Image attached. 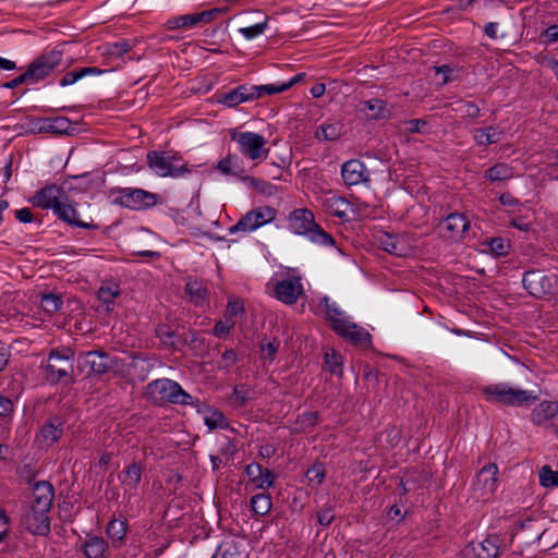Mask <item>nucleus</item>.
I'll list each match as a JSON object with an SVG mask.
<instances>
[{
	"label": "nucleus",
	"mask_w": 558,
	"mask_h": 558,
	"mask_svg": "<svg viewBox=\"0 0 558 558\" xmlns=\"http://www.w3.org/2000/svg\"><path fill=\"white\" fill-rule=\"evenodd\" d=\"M54 499V488L47 481H39L33 486L32 499L23 508L21 523L33 535L50 534V512Z\"/></svg>",
	"instance_id": "1"
},
{
	"label": "nucleus",
	"mask_w": 558,
	"mask_h": 558,
	"mask_svg": "<svg viewBox=\"0 0 558 558\" xmlns=\"http://www.w3.org/2000/svg\"><path fill=\"white\" fill-rule=\"evenodd\" d=\"M480 392L486 402L507 408H529L539 399L534 391L512 387L507 383L483 386Z\"/></svg>",
	"instance_id": "2"
},
{
	"label": "nucleus",
	"mask_w": 558,
	"mask_h": 558,
	"mask_svg": "<svg viewBox=\"0 0 558 558\" xmlns=\"http://www.w3.org/2000/svg\"><path fill=\"white\" fill-rule=\"evenodd\" d=\"M148 168L158 177L179 178L191 173L192 168L181 155L172 150H149L146 154Z\"/></svg>",
	"instance_id": "3"
},
{
	"label": "nucleus",
	"mask_w": 558,
	"mask_h": 558,
	"mask_svg": "<svg viewBox=\"0 0 558 558\" xmlns=\"http://www.w3.org/2000/svg\"><path fill=\"white\" fill-rule=\"evenodd\" d=\"M46 380L50 384L73 383L74 351L69 347L52 349L45 367Z\"/></svg>",
	"instance_id": "4"
},
{
	"label": "nucleus",
	"mask_w": 558,
	"mask_h": 558,
	"mask_svg": "<svg viewBox=\"0 0 558 558\" xmlns=\"http://www.w3.org/2000/svg\"><path fill=\"white\" fill-rule=\"evenodd\" d=\"M146 396L155 403L163 404H194L197 398L191 396L182 389L174 380L169 378H160L153 380L146 386Z\"/></svg>",
	"instance_id": "5"
},
{
	"label": "nucleus",
	"mask_w": 558,
	"mask_h": 558,
	"mask_svg": "<svg viewBox=\"0 0 558 558\" xmlns=\"http://www.w3.org/2000/svg\"><path fill=\"white\" fill-rule=\"evenodd\" d=\"M289 225L294 233L307 235L311 241L323 245H335V239L315 222L314 214L307 208L294 209L289 215Z\"/></svg>",
	"instance_id": "6"
},
{
	"label": "nucleus",
	"mask_w": 558,
	"mask_h": 558,
	"mask_svg": "<svg viewBox=\"0 0 558 558\" xmlns=\"http://www.w3.org/2000/svg\"><path fill=\"white\" fill-rule=\"evenodd\" d=\"M523 288L537 300H547L558 292V269H529L522 276Z\"/></svg>",
	"instance_id": "7"
},
{
	"label": "nucleus",
	"mask_w": 558,
	"mask_h": 558,
	"mask_svg": "<svg viewBox=\"0 0 558 558\" xmlns=\"http://www.w3.org/2000/svg\"><path fill=\"white\" fill-rule=\"evenodd\" d=\"M231 141L235 142L239 146V151L244 157L258 160L262 158H266L269 148H266L267 140L254 132H239L234 129L229 131Z\"/></svg>",
	"instance_id": "8"
},
{
	"label": "nucleus",
	"mask_w": 558,
	"mask_h": 558,
	"mask_svg": "<svg viewBox=\"0 0 558 558\" xmlns=\"http://www.w3.org/2000/svg\"><path fill=\"white\" fill-rule=\"evenodd\" d=\"M530 421L544 432L558 436V399L536 403L530 413Z\"/></svg>",
	"instance_id": "9"
},
{
	"label": "nucleus",
	"mask_w": 558,
	"mask_h": 558,
	"mask_svg": "<svg viewBox=\"0 0 558 558\" xmlns=\"http://www.w3.org/2000/svg\"><path fill=\"white\" fill-rule=\"evenodd\" d=\"M277 210L270 206H259L246 213L235 225L229 228V233L252 232L276 219Z\"/></svg>",
	"instance_id": "10"
},
{
	"label": "nucleus",
	"mask_w": 558,
	"mask_h": 558,
	"mask_svg": "<svg viewBox=\"0 0 558 558\" xmlns=\"http://www.w3.org/2000/svg\"><path fill=\"white\" fill-rule=\"evenodd\" d=\"M116 203L132 210H145L154 207L158 202L155 193L143 189L123 187L118 191Z\"/></svg>",
	"instance_id": "11"
},
{
	"label": "nucleus",
	"mask_w": 558,
	"mask_h": 558,
	"mask_svg": "<svg viewBox=\"0 0 558 558\" xmlns=\"http://www.w3.org/2000/svg\"><path fill=\"white\" fill-rule=\"evenodd\" d=\"M61 62L62 52L58 50H51L35 58L26 69L31 83L35 84L48 77Z\"/></svg>",
	"instance_id": "12"
},
{
	"label": "nucleus",
	"mask_w": 558,
	"mask_h": 558,
	"mask_svg": "<svg viewBox=\"0 0 558 558\" xmlns=\"http://www.w3.org/2000/svg\"><path fill=\"white\" fill-rule=\"evenodd\" d=\"M222 11L220 9H210L197 13L184 14L179 16L170 17L166 22V27L169 31L175 29H192L195 27H202L211 21H214Z\"/></svg>",
	"instance_id": "13"
},
{
	"label": "nucleus",
	"mask_w": 558,
	"mask_h": 558,
	"mask_svg": "<svg viewBox=\"0 0 558 558\" xmlns=\"http://www.w3.org/2000/svg\"><path fill=\"white\" fill-rule=\"evenodd\" d=\"M470 228V221L463 214L451 213L437 225L438 235L447 241H460Z\"/></svg>",
	"instance_id": "14"
},
{
	"label": "nucleus",
	"mask_w": 558,
	"mask_h": 558,
	"mask_svg": "<svg viewBox=\"0 0 558 558\" xmlns=\"http://www.w3.org/2000/svg\"><path fill=\"white\" fill-rule=\"evenodd\" d=\"M500 554V538L497 535H488L482 542H471L462 553L461 558H497Z\"/></svg>",
	"instance_id": "15"
},
{
	"label": "nucleus",
	"mask_w": 558,
	"mask_h": 558,
	"mask_svg": "<svg viewBox=\"0 0 558 558\" xmlns=\"http://www.w3.org/2000/svg\"><path fill=\"white\" fill-rule=\"evenodd\" d=\"M497 473L498 466L496 463H488L480 470L473 485L477 498L488 499L495 493L498 482Z\"/></svg>",
	"instance_id": "16"
},
{
	"label": "nucleus",
	"mask_w": 558,
	"mask_h": 558,
	"mask_svg": "<svg viewBox=\"0 0 558 558\" xmlns=\"http://www.w3.org/2000/svg\"><path fill=\"white\" fill-rule=\"evenodd\" d=\"M84 364L90 373L101 376L119 366V359L102 351H89L85 354Z\"/></svg>",
	"instance_id": "17"
},
{
	"label": "nucleus",
	"mask_w": 558,
	"mask_h": 558,
	"mask_svg": "<svg viewBox=\"0 0 558 558\" xmlns=\"http://www.w3.org/2000/svg\"><path fill=\"white\" fill-rule=\"evenodd\" d=\"M75 203L69 202V197L65 194L64 198L57 205L53 210V214L63 222L72 227L83 228V229H98V226L93 222H85L78 218V213L75 207Z\"/></svg>",
	"instance_id": "18"
},
{
	"label": "nucleus",
	"mask_w": 558,
	"mask_h": 558,
	"mask_svg": "<svg viewBox=\"0 0 558 558\" xmlns=\"http://www.w3.org/2000/svg\"><path fill=\"white\" fill-rule=\"evenodd\" d=\"M65 192L56 184H49L40 189L31 198V203L41 209H52L64 198Z\"/></svg>",
	"instance_id": "19"
},
{
	"label": "nucleus",
	"mask_w": 558,
	"mask_h": 558,
	"mask_svg": "<svg viewBox=\"0 0 558 558\" xmlns=\"http://www.w3.org/2000/svg\"><path fill=\"white\" fill-rule=\"evenodd\" d=\"M341 175L345 185H357L360 183H369V171L359 159H350L341 167Z\"/></svg>",
	"instance_id": "20"
},
{
	"label": "nucleus",
	"mask_w": 558,
	"mask_h": 558,
	"mask_svg": "<svg viewBox=\"0 0 558 558\" xmlns=\"http://www.w3.org/2000/svg\"><path fill=\"white\" fill-rule=\"evenodd\" d=\"M302 291L300 278H288L277 282L275 286L276 298L288 305L294 304Z\"/></svg>",
	"instance_id": "21"
},
{
	"label": "nucleus",
	"mask_w": 558,
	"mask_h": 558,
	"mask_svg": "<svg viewBox=\"0 0 558 558\" xmlns=\"http://www.w3.org/2000/svg\"><path fill=\"white\" fill-rule=\"evenodd\" d=\"M253 90L255 85L243 84L229 92L217 94L216 97L219 104L233 108L242 102L254 100Z\"/></svg>",
	"instance_id": "22"
},
{
	"label": "nucleus",
	"mask_w": 558,
	"mask_h": 558,
	"mask_svg": "<svg viewBox=\"0 0 558 558\" xmlns=\"http://www.w3.org/2000/svg\"><path fill=\"white\" fill-rule=\"evenodd\" d=\"M64 422L60 416H53L40 428L38 441L41 447H51L63 434Z\"/></svg>",
	"instance_id": "23"
},
{
	"label": "nucleus",
	"mask_w": 558,
	"mask_h": 558,
	"mask_svg": "<svg viewBox=\"0 0 558 558\" xmlns=\"http://www.w3.org/2000/svg\"><path fill=\"white\" fill-rule=\"evenodd\" d=\"M184 291L191 303L195 306H204L208 302V289L204 281L189 278Z\"/></svg>",
	"instance_id": "24"
},
{
	"label": "nucleus",
	"mask_w": 558,
	"mask_h": 558,
	"mask_svg": "<svg viewBox=\"0 0 558 558\" xmlns=\"http://www.w3.org/2000/svg\"><path fill=\"white\" fill-rule=\"evenodd\" d=\"M197 409V412L201 414H204V422L205 425L210 429L214 430L216 428H225L228 426L227 423H225V416L222 412L219 410L213 409L209 405H206L205 403L201 402L197 399V403L192 404Z\"/></svg>",
	"instance_id": "25"
},
{
	"label": "nucleus",
	"mask_w": 558,
	"mask_h": 558,
	"mask_svg": "<svg viewBox=\"0 0 558 558\" xmlns=\"http://www.w3.org/2000/svg\"><path fill=\"white\" fill-rule=\"evenodd\" d=\"M342 332H337L342 338L349 340L355 345H371V335L363 327L357 326L355 323L348 322V326L342 327Z\"/></svg>",
	"instance_id": "26"
},
{
	"label": "nucleus",
	"mask_w": 558,
	"mask_h": 558,
	"mask_svg": "<svg viewBox=\"0 0 558 558\" xmlns=\"http://www.w3.org/2000/svg\"><path fill=\"white\" fill-rule=\"evenodd\" d=\"M326 308V320L329 323L330 328L337 333L342 332V327L348 326V319L343 317V313L337 307L335 303H330L328 296H324L320 301Z\"/></svg>",
	"instance_id": "27"
},
{
	"label": "nucleus",
	"mask_w": 558,
	"mask_h": 558,
	"mask_svg": "<svg viewBox=\"0 0 558 558\" xmlns=\"http://www.w3.org/2000/svg\"><path fill=\"white\" fill-rule=\"evenodd\" d=\"M361 111H365L369 119L380 120L389 118L391 112L387 101L379 98H372L361 104Z\"/></svg>",
	"instance_id": "28"
},
{
	"label": "nucleus",
	"mask_w": 558,
	"mask_h": 558,
	"mask_svg": "<svg viewBox=\"0 0 558 558\" xmlns=\"http://www.w3.org/2000/svg\"><path fill=\"white\" fill-rule=\"evenodd\" d=\"M109 550L108 543L99 536H92L83 545L86 558H106Z\"/></svg>",
	"instance_id": "29"
},
{
	"label": "nucleus",
	"mask_w": 558,
	"mask_h": 558,
	"mask_svg": "<svg viewBox=\"0 0 558 558\" xmlns=\"http://www.w3.org/2000/svg\"><path fill=\"white\" fill-rule=\"evenodd\" d=\"M217 168L226 175H233L240 180L245 174V170L236 155L228 154L225 158L219 160Z\"/></svg>",
	"instance_id": "30"
},
{
	"label": "nucleus",
	"mask_w": 558,
	"mask_h": 558,
	"mask_svg": "<svg viewBox=\"0 0 558 558\" xmlns=\"http://www.w3.org/2000/svg\"><path fill=\"white\" fill-rule=\"evenodd\" d=\"M72 122L66 117L48 118L44 120L40 131L53 134H68Z\"/></svg>",
	"instance_id": "31"
},
{
	"label": "nucleus",
	"mask_w": 558,
	"mask_h": 558,
	"mask_svg": "<svg viewBox=\"0 0 558 558\" xmlns=\"http://www.w3.org/2000/svg\"><path fill=\"white\" fill-rule=\"evenodd\" d=\"M143 468L140 463H131L122 473L119 474L121 483L131 489H135L142 480Z\"/></svg>",
	"instance_id": "32"
},
{
	"label": "nucleus",
	"mask_w": 558,
	"mask_h": 558,
	"mask_svg": "<svg viewBox=\"0 0 558 558\" xmlns=\"http://www.w3.org/2000/svg\"><path fill=\"white\" fill-rule=\"evenodd\" d=\"M178 342L180 343V348L187 345L195 354H198L205 349V339L201 336V332L195 330H187L180 333Z\"/></svg>",
	"instance_id": "33"
},
{
	"label": "nucleus",
	"mask_w": 558,
	"mask_h": 558,
	"mask_svg": "<svg viewBox=\"0 0 558 558\" xmlns=\"http://www.w3.org/2000/svg\"><path fill=\"white\" fill-rule=\"evenodd\" d=\"M100 73H102V70L95 66L77 68L65 73L60 80V85L63 87L69 86L87 75H98Z\"/></svg>",
	"instance_id": "34"
},
{
	"label": "nucleus",
	"mask_w": 558,
	"mask_h": 558,
	"mask_svg": "<svg viewBox=\"0 0 558 558\" xmlns=\"http://www.w3.org/2000/svg\"><path fill=\"white\" fill-rule=\"evenodd\" d=\"M271 507L272 501L268 494L258 493L251 498V510L256 517H264L268 514Z\"/></svg>",
	"instance_id": "35"
},
{
	"label": "nucleus",
	"mask_w": 558,
	"mask_h": 558,
	"mask_svg": "<svg viewBox=\"0 0 558 558\" xmlns=\"http://www.w3.org/2000/svg\"><path fill=\"white\" fill-rule=\"evenodd\" d=\"M319 414L316 411H307L302 414H299L294 422V432L295 433H306L310 432L313 427H315L318 423Z\"/></svg>",
	"instance_id": "36"
},
{
	"label": "nucleus",
	"mask_w": 558,
	"mask_h": 558,
	"mask_svg": "<svg viewBox=\"0 0 558 558\" xmlns=\"http://www.w3.org/2000/svg\"><path fill=\"white\" fill-rule=\"evenodd\" d=\"M483 244H485L489 248V252L496 257L507 256L511 248L510 241L501 236L486 239Z\"/></svg>",
	"instance_id": "37"
},
{
	"label": "nucleus",
	"mask_w": 558,
	"mask_h": 558,
	"mask_svg": "<svg viewBox=\"0 0 558 558\" xmlns=\"http://www.w3.org/2000/svg\"><path fill=\"white\" fill-rule=\"evenodd\" d=\"M343 126L338 123H325L315 133L318 141H336L341 137Z\"/></svg>",
	"instance_id": "38"
},
{
	"label": "nucleus",
	"mask_w": 558,
	"mask_h": 558,
	"mask_svg": "<svg viewBox=\"0 0 558 558\" xmlns=\"http://www.w3.org/2000/svg\"><path fill=\"white\" fill-rule=\"evenodd\" d=\"M156 336L160 339V341L173 350L180 349V343L178 342L179 333L173 331L167 324H159L156 327Z\"/></svg>",
	"instance_id": "39"
},
{
	"label": "nucleus",
	"mask_w": 558,
	"mask_h": 558,
	"mask_svg": "<svg viewBox=\"0 0 558 558\" xmlns=\"http://www.w3.org/2000/svg\"><path fill=\"white\" fill-rule=\"evenodd\" d=\"M130 367L134 371V376L140 381H145L154 367V363L148 359L133 356Z\"/></svg>",
	"instance_id": "40"
},
{
	"label": "nucleus",
	"mask_w": 558,
	"mask_h": 558,
	"mask_svg": "<svg viewBox=\"0 0 558 558\" xmlns=\"http://www.w3.org/2000/svg\"><path fill=\"white\" fill-rule=\"evenodd\" d=\"M126 527H128V523H126L125 519L113 518L109 521L106 532H107V535L111 538V541L121 542L125 537Z\"/></svg>",
	"instance_id": "41"
},
{
	"label": "nucleus",
	"mask_w": 558,
	"mask_h": 558,
	"mask_svg": "<svg viewBox=\"0 0 558 558\" xmlns=\"http://www.w3.org/2000/svg\"><path fill=\"white\" fill-rule=\"evenodd\" d=\"M500 133H497L494 126H487L484 129H476L473 134V138L477 145L487 146L497 143L500 138Z\"/></svg>",
	"instance_id": "42"
},
{
	"label": "nucleus",
	"mask_w": 558,
	"mask_h": 558,
	"mask_svg": "<svg viewBox=\"0 0 558 558\" xmlns=\"http://www.w3.org/2000/svg\"><path fill=\"white\" fill-rule=\"evenodd\" d=\"M512 168L507 163H497L485 171V178L495 182L512 178Z\"/></svg>",
	"instance_id": "43"
},
{
	"label": "nucleus",
	"mask_w": 558,
	"mask_h": 558,
	"mask_svg": "<svg viewBox=\"0 0 558 558\" xmlns=\"http://www.w3.org/2000/svg\"><path fill=\"white\" fill-rule=\"evenodd\" d=\"M253 12L263 16V21L256 23L253 26L240 28V33L247 39H253V38L259 36L260 34H263L265 32V29L267 27L268 16L265 15L260 10H255Z\"/></svg>",
	"instance_id": "44"
},
{
	"label": "nucleus",
	"mask_w": 558,
	"mask_h": 558,
	"mask_svg": "<svg viewBox=\"0 0 558 558\" xmlns=\"http://www.w3.org/2000/svg\"><path fill=\"white\" fill-rule=\"evenodd\" d=\"M241 181L263 195H271L275 189L270 182L246 174L243 175Z\"/></svg>",
	"instance_id": "45"
},
{
	"label": "nucleus",
	"mask_w": 558,
	"mask_h": 558,
	"mask_svg": "<svg viewBox=\"0 0 558 558\" xmlns=\"http://www.w3.org/2000/svg\"><path fill=\"white\" fill-rule=\"evenodd\" d=\"M539 485L545 488L558 486V471H554L550 465H544L538 472Z\"/></svg>",
	"instance_id": "46"
},
{
	"label": "nucleus",
	"mask_w": 558,
	"mask_h": 558,
	"mask_svg": "<svg viewBox=\"0 0 558 558\" xmlns=\"http://www.w3.org/2000/svg\"><path fill=\"white\" fill-rule=\"evenodd\" d=\"M381 247L389 254L401 256L403 254V246L398 236L385 234L380 241Z\"/></svg>",
	"instance_id": "47"
},
{
	"label": "nucleus",
	"mask_w": 558,
	"mask_h": 558,
	"mask_svg": "<svg viewBox=\"0 0 558 558\" xmlns=\"http://www.w3.org/2000/svg\"><path fill=\"white\" fill-rule=\"evenodd\" d=\"M213 558H245V556L239 550L235 543L229 542L221 544Z\"/></svg>",
	"instance_id": "48"
},
{
	"label": "nucleus",
	"mask_w": 558,
	"mask_h": 558,
	"mask_svg": "<svg viewBox=\"0 0 558 558\" xmlns=\"http://www.w3.org/2000/svg\"><path fill=\"white\" fill-rule=\"evenodd\" d=\"M287 90V86L283 83L281 84H266L256 86L255 90H253V99L263 98L266 95H275Z\"/></svg>",
	"instance_id": "49"
},
{
	"label": "nucleus",
	"mask_w": 558,
	"mask_h": 558,
	"mask_svg": "<svg viewBox=\"0 0 558 558\" xmlns=\"http://www.w3.org/2000/svg\"><path fill=\"white\" fill-rule=\"evenodd\" d=\"M62 304V299L53 293L44 294L40 302L41 308L48 314L58 312Z\"/></svg>",
	"instance_id": "50"
},
{
	"label": "nucleus",
	"mask_w": 558,
	"mask_h": 558,
	"mask_svg": "<svg viewBox=\"0 0 558 558\" xmlns=\"http://www.w3.org/2000/svg\"><path fill=\"white\" fill-rule=\"evenodd\" d=\"M457 111H459L462 118L476 119L481 114L480 107L472 101L460 100L457 102Z\"/></svg>",
	"instance_id": "51"
},
{
	"label": "nucleus",
	"mask_w": 558,
	"mask_h": 558,
	"mask_svg": "<svg viewBox=\"0 0 558 558\" xmlns=\"http://www.w3.org/2000/svg\"><path fill=\"white\" fill-rule=\"evenodd\" d=\"M324 362L330 373L337 374L339 376L342 375V356L340 353L335 351L331 353H326L324 356Z\"/></svg>",
	"instance_id": "52"
},
{
	"label": "nucleus",
	"mask_w": 558,
	"mask_h": 558,
	"mask_svg": "<svg viewBox=\"0 0 558 558\" xmlns=\"http://www.w3.org/2000/svg\"><path fill=\"white\" fill-rule=\"evenodd\" d=\"M120 291L118 289L101 287L98 291L99 301L106 306V311H112L114 299L119 296Z\"/></svg>",
	"instance_id": "53"
},
{
	"label": "nucleus",
	"mask_w": 558,
	"mask_h": 558,
	"mask_svg": "<svg viewBox=\"0 0 558 558\" xmlns=\"http://www.w3.org/2000/svg\"><path fill=\"white\" fill-rule=\"evenodd\" d=\"M252 389L245 384L235 385L233 388V396L235 397L236 405L243 407L248 400L252 399Z\"/></svg>",
	"instance_id": "54"
},
{
	"label": "nucleus",
	"mask_w": 558,
	"mask_h": 558,
	"mask_svg": "<svg viewBox=\"0 0 558 558\" xmlns=\"http://www.w3.org/2000/svg\"><path fill=\"white\" fill-rule=\"evenodd\" d=\"M332 208L333 215L343 218L345 216V209L349 206V202L342 197L333 196L327 201Z\"/></svg>",
	"instance_id": "55"
},
{
	"label": "nucleus",
	"mask_w": 558,
	"mask_h": 558,
	"mask_svg": "<svg viewBox=\"0 0 558 558\" xmlns=\"http://www.w3.org/2000/svg\"><path fill=\"white\" fill-rule=\"evenodd\" d=\"M306 477L310 483L320 485L325 478L323 464H314L306 471Z\"/></svg>",
	"instance_id": "56"
},
{
	"label": "nucleus",
	"mask_w": 558,
	"mask_h": 558,
	"mask_svg": "<svg viewBox=\"0 0 558 558\" xmlns=\"http://www.w3.org/2000/svg\"><path fill=\"white\" fill-rule=\"evenodd\" d=\"M335 519L333 508L325 506L317 512V521L323 527H328Z\"/></svg>",
	"instance_id": "57"
},
{
	"label": "nucleus",
	"mask_w": 558,
	"mask_h": 558,
	"mask_svg": "<svg viewBox=\"0 0 558 558\" xmlns=\"http://www.w3.org/2000/svg\"><path fill=\"white\" fill-rule=\"evenodd\" d=\"M539 40L549 45L558 40V24L550 25L539 34Z\"/></svg>",
	"instance_id": "58"
},
{
	"label": "nucleus",
	"mask_w": 558,
	"mask_h": 558,
	"mask_svg": "<svg viewBox=\"0 0 558 558\" xmlns=\"http://www.w3.org/2000/svg\"><path fill=\"white\" fill-rule=\"evenodd\" d=\"M279 344L277 340L260 344V351L264 353V357L272 362L278 352Z\"/></svg>",
	"instance_id": "59"
},
{
	"label": "nucleus",
	"mask_w": 558,
	"mask_h": 558,
	"mask_svg": "<svg viewBox=\"0 0 558 558\" xmlns=\"http://www.w3.org/2000/svg\"><path fill=\"white\" fill-rule=\"evenodd\" d=\"M276 475L269 469H263V475L259 481L256 483L257 488H268L275 484Z\"/></svg>",
	"instance_id": "60"
},
{
	"label": "nucleus",
	"mask_w": 558,
	"mask_h": 558,
	"mask_svg": "<svg viewBox=\"0 0 558 558\" xmlns=\"http://www.w3.org/2000/svg\"><path fill=\"white\" fill-rule=\"evenodd\" d=\"M245 473L253 483H257L262 478L263 468L258 463H251L245 468Z\"/></svg>",
	"instance_id": "61"
},
{
	"label": "nucleus",
	"mask_w": 558,
	"mask_h": 558,
	"mask_svg": "<svg viewBox=\"0 0 558 558\" xmlns=\"http://www.w3.org/2000/svg\"><path fill=\"white\" fill-rule=\"evenodd\" d=\"M14 404L8 397L0 396V417H10L13 413Z\"/></svg>",
	"instance_id": "62"
},
{
	"label": "nucleus",
	"mask_w": 558,
	"mask_h": 558,
	"mask_svg": "<svg viewBox=\"0 0 558 558\" xmlns=\"http://www.w3.org/2000/svg\"><path fill=\"white\" fill-rule=\"evenodd\" d=\"M21 84H32L31 78L27 75L26 71L23 74L19 75L17 77L3 83L2 87L8 88V89H13V88L20 86Z\"/></svg>",
	"instance_id": "63"
},
{
	"label": "nucleus",
	"mask_w": 558,
	"mask_h": 558,
	"mask_svg": "<svg viewBox=\"0 0 558 558\" xmlns=\"http://www.w3.org/2000/svg\"><path fill=\"white\" fill-rule=\"evenodd\" d=\"M244 312V304L241 300L229 301L227 305V313L230 317H234Z\"/></svg>",
	"instance_id": "64"
}]
</instances>
